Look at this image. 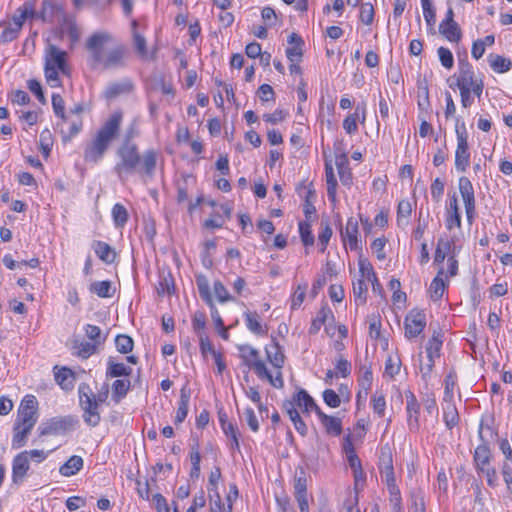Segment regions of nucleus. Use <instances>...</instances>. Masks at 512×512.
Masks as SVG:
<instances>
[{"label": "nucleus", "mask_w": 512, "mask_h": 512, "mask_svg": "<svg viewBox=\"0 0 512 512\" xmlns=\"http://www.w3.org/2000/svg\"><path fill=\"white\" fill-rule=\"evenodd\" d=\"M353 295L357 305H363L366 302L367 285L364 279L360 278L353 282Z\"/></svg>", "instance_id": "50"}, {"label": "nucleus", "mask_w": 512, "mask_h": 512, "mask_svg": "<svg viewBox=\"0 0 512 512\" xmlns=\"http://www.w3.org/2000/svg\"><path fill=\"white\" fill-rule=\"evenodd\" d=\"M325 172H326V183H327V195L329 200L332 202L336 201V187H337V181L334 175V171L331 165L326 163L325 165Z\"/></svg>", "instance_id": "42"}, {"label": "nucleus", "mask_w": 512, "mask_h": 512, "mask_svg": "<svg viewBox=\"0 0 512 512\" xmlns=\"http://www.w3.org/2000/svg\"><path fill=\"white\" fill-rule=\"evenodd\" d=\"M52 107L55 115L59 117L61 121H66L67 115L65 114L64 100L59 94L52 95Z\"/></svg>", "instance_id": "58"}, {"label": "nucleus", "mask_w": 512, "mask_h": 512, "mask_svg": "<svg viewBox=\"0 0 512 512\" xmlns=\"http://www.w3.org/2000/svg\"><path fill=\"white\" fill-rule=\"evenodd\" d=\"M373 381V375L370 368L362 367L361 368V375L358 379L359 386L364 389L365 391L369 390L371 388Z\"/></svg>", "instance_id": "64"}, {"label": "nucleus", "mask_w": 512, "mask_h": 512, "mask_svg": "<svg viewBox=\"0 0 512 512\" xmlns=\"http://www.w3.org/2000/svg\"><path fill=\"white\" fill-rule=\"evenodd\" d=\"M245 318L246 327L252 333L256 335H265L267 334V328H264L260 322V316L257 312L246 311L243 314Z\"/></svg>", "instance_id": "25"}, {"label": "nucleus", "mask_w": 512, "mask_h": 512, "mask_svg": "<svg viewBox=\"0 0 512 512\" xmlns=\"http://www.w3.org/2000/svg\"><path fill=\"white\" fill-rule=\"evenodd\" d=\"M218 419L220 426L227 437H229L231 433H236L238 431L237 426L228 420V416L223 410L218 411Z\"/></svg>", "instance_id": "56"}, {"label": "nucleus", "mask_w": 512, "mask_h": 512, "mask_svg": "<svg viewBox=\"0 0 512 512\" xmlns=\"http://www.w3.org/2000/svg\"><path fill=\"white\" fill-rule=\"evenodd\" d=\"M306 482V478L303 476L296 477L294 480V495L299 504L300 512H309Z\"/></svg>", "instance_id": "17"}, {"label": "nucleus", "mask_w": 512, "mask_h": 512, "mask_svg": "<svg viewBox=\"0 0 512 512\" xmlns=\"http://www.w3.org/2000/svg\"><path fill=\"white\" fill-rule=\"evenodd\" d=\"M131 386V382L128 379H118L115 380L112 384V398L118 403L123 399Z\"/></svg>", "instance_id": "35"}, {"label": "nucleus", "mask_w": 512, "mask_h": 512, "mask_svg": "<svg viewBox=\"0 0 512 512\" xmlns=\"http://www.w3.org/2000/svg\"><path fill=\"white\" fill-rule=\"evenodd\" d=\"M32 427L22 426L21 428H17V424L14 423V435L12 438V448L19 449L25 446L27 442V437L30 434Z\"/></svg>", "instance_id": "38"}, {"label": "nucleus", "mask_w": 512, "mask_h": 512, "mask_svg": "<svg viewBox=\"0 0 512 512\" xmlns=\"http://www.w3.org/2000/svg\"><path fill=\"white\" fill-rule=\"evenodd\" d=\"M131 373L132 368L130 366H127L124 363H115L112 358L108 359L106 370L107 378L130 376Z\"/></svg>", "instance_id": "28"}, {"label": "nucleus", "mask_w": 512, "mask_h": 512, "mask_svg": "<svg viewBox=\"0 0 512 512\" xmlns=\"http://www.w3.org/2000/svg\"><path fill=\"white\" fill-rule=\"evenodd\" d=\"M367 322L369 324V336L372 339H381V316L379 313L368 315Z\"/></svg>", "instance_id": "43"}, {"label": "nucleus", "mask_w": 512, "mask_h": 512, "mask_svg": "<svg viewBox=\"0 0 512 512\" xmlns=\"http://www.w3.org/2000/svg\"><path fill=\"white\" fill-rule=\"evenodd\" d=\"M122 118L121 112H115L99 128L84 148L83 157L86 162L96 164L102 160L111 143L120 132Z\"/></svg>", "instance_id": "3"}, {"label": "nucleus", "mask_w": 512, "mask_h": 512, "mask_svg": "<svg viewBox=\"0 0 512 512\" xmlns=\"http://www.w3.org/2000/svg\"><path fill=\"white\" fill-rule=\"evenodd\" d=\"M478 80L475 78V73L472 66L469 63H460L459 74L456 77L455 84L451 83L450 88L457 87L461 89H470L474 82Z\"/></svg>", "instance_id": "14"}, {"label": "nucleus", "mask_w": 512, "mask_h": 512, "mask_svg": "<svg viewBox=\"0 0 512 512\" xmlns=\"http://www.w3.org/2000/svg\"><path fill=\"white\" fill-rule=\"evenodd\" d=\"M439 31L450 42L458 43L461 40L462 32L457 22L440 23Z\"/></svg>", "instance_id": "29"}, {"label": "nucleus", "mask_w": 512, "mask_h": 512, "mask_svg": "<svg viewBox=\"0 0 512 512\" xmlns=\"http://www.w3.org/2000/svg\"><path fill=\"white\" fill-rule=\"evenodd\" d=\"M112 217L116 227H123L128 221L127 209L120 203L112 208Z\"/></svg>", "instance_id": "49"}, {"label": "nucleus", "mask_w": 512, "mask_h": 512, "mask_svg": "<svg viewBox=\"0 0 512 512\" xmlns=\"http://www.w3.org/2000/svg\"><path fill=\"white\" fill-rule=\"evenodd\" d=\"M68 124V131L66 132L61 128L62 139L64 142L70 141L76 136L83 128V120L81 116L71 117L67 116L66 121H62V124Z\"/></svg>", "instance_id": "23"}, {"label": "nucleus", "mask_w": 512, "mask_h": 512, "mask_svg": "<svg viewBox=\"0 0 512 512\" xmlns=\"http://www.w3.org/2000/svg\"><path fill=\"white\" fill-rule=\"evenodd\" d=\"M372 407L375 413H377L380 417L384 415L386 402L384 395L382 393L376 392L372 397Z\"/></svg>", "instance_id": "63"}, {"label": "nucleus", "mask_w": 512, "mask_h": 512, "mask_svg": "<svg viewBox=\"0 0 512 512\" xmlns=\"http://www.w3.org/2000/svg\"><path fill=\"white\" fill-rule=\"evenodd\" d=\"M118 161L114 172L120 179L135 173L152 176L156 168V152L152 149L140 154L135 142L122 141L116 150Z\"/></svg>", "instance_id": "1"}, {"label": "nucleus", "mask_w": 512, "mask_h": 512, "mask_svg": "<svg viewBox=\"0 0 512 512\" xmlns=\"http://www.w3.org/2000/svg\"><path fill=\"white\" fill-rule=\"evenodd\" d=\"M137 26H138V21L135 20V19L132 20V22H131V27H132V43H133V47L135 49L136 54L142 60H144V61H147V60L154 61V60H156L157 48L154 47L151 50V52H148L146 38H145V36L143 34H141L137 30Z\"/></svg>", "instance_id": "10"}, {"label": "nucleus", "mask_w": 512, "mask_h": 512, "mask_svg": "<svg viewBox=\"0 0 512 512\" xmlns=\"http://www.w3.org/2000/svg\"><path fill=\"white\" fill-rule=\"evenodd\" d=\"M412 212V205L409 201L402 200L398 204L397 224L399 227H406L409 224Z\"/></svg>", "instance_id": "37"}, {"label": "nucleus", "mask_w": 512, "mask_h": 512, "mask_svg": "<svg viewBox=\"0 0 512 512\" xmlns=\"http://www.w3.org/2000/svg\"><path fill=\"white\" fill-rule=\"evenodd\" d=\"M92 249L99 257V259L106 264H112L116 259L115 250L106 242L95 240L92 243Z\"/></svg>", "instance_id": "22"}, {"label": "nucleus", "mask_w": 512, "mask_h": 512, "mask_svg": "<svg viewBox=\"0 0 512 512\" xmlns=\"http://www.w3.org/2000/svg\"><path fill=\"white\" fill-rule=\"evenodd\" d=\"M84 330L86 336L97 345H100L105 341V337L102 336L101 329L98 326L87 324Z\"/></svg>", "instance_id": "57"}, {"label": "nucleus", "mask_w": 512, "mask_h": 512, "mask_svg": "<svg viewBox=\"0 0 512 512\" xmlns=\"http://www.w3.org/2000/svg\"><path fill=\"white\" fill-rule=\"evenodd\" d=\"M336 166L338 174L343 185L350 186L352 184V173L348 167V159L346 155L336 158Z\"/></svg>", "instance_id": "31"}, {"label": "nucleus", "mask_w": 512, "mask_h": 512, "mask_svg": "<svg viewBox=\"0 0 512 512\" xmlns=\"http://www.w3.org/2000/svg\"><path fill=\"white\" fill-rule=\"evenodd\" d=\"M284 402L293 403L294 408H296V406L303 408V413H309V411L312 410L317 415L318 411H321L320 407L316 404L314 399L304 389H300L293 395L291 400H285Z\"/></svg>", "instance_id": "15"}, {"label": "nucleus", "mask_w": 512, "mask_h": 512, "mask_svg": "<svg viewBox=\"0 0 512 512\" xmlns=\"http://www.w3.org/2000/svg\"><path fill=\"white\" fill-rule=\"evenodd\" d=\"M39 144L42 154L47 157L53 147V136L49 129H44L40 133Z\"/></svg>", "instance_id": "53"}, {"label": "nucleus", "mask_w": 512, "mask_h": 512, "mask_svg": "<svg viewBox=\"0 0 512 512\" xmlns=\"http://www.w3.org/2000/svg\"><path fill=\"white\" fill-rule=\"evenodd\" d=\"M78 424V420L71 415L53 417L38 427L39 435H59L73 430Z\"/></svg>", "instance_id": "8"}, {"label": "nucleus", "mask_w": 512, "mask_h": 512, "mask_svg": "<svg viewBox=\"0 0 512 512\" xmlns=\"http://www.w3.org/2000/svg\"><path fill=\"white\" fill-rule=\"evenodd\" d=\"M83 468V459L81 456H71L60 468L59 472L65 477L75 475Z\"/></svg>", "instance_id": "27"}, {"label": "nucleus", "mask_w": 512, "mask_h": 512, "mask_svg": "<svg viewBox=\"0 0 512 512\" xmlns=\"http://www.w3.org/2000/svg\"><path fill=\"white\" fill-rule=\"evenodd\" d=\"M393 468L392 454L388 446L381 448L379 456V470Z\"/></svg>", "instance_id": "60"}, {"label": "nucleus", "mask_w": 512, "mask_h": 512, "mask_svg": "<svg viewBox=\"0 0 512 512\" xmlns=\"http://www.w3.org/2000/svg\"><path fill=\"white\" fill-rule=\"evenodd\" d=\"M27 451L17 454L12 462V481L14 484H21L29 470Z\"/></svg>", "instance_id": "13"}, {"label": "nucleus", "mask_w": 512, "mask_h": 512, "mask_svg": "<svg viewBox=\"0 0 512 512\" xmlns=\"http://www.w3.org/2000/svg\"><path fill=\"white\" fill-rule=\"evenodd\" d=\"M213 290L217 300L220 303H226L235 300L234 297L228 292L225 285L219 280L214 282Z\"/></svg>", "instance_id": "54"}, {"label": "nucleus", "mask_w": 512, "mask_h": 512, "mask_svg": "<svg viewBox=\"0 0 512 512\" xmlns=\"http://www.w3.org/2000/svg\"><path fill=\"white\" fill-rule=\"evenodd\" d=\"M254 372L259 378H266L273 387L278 389L283 388L284 380L281 371H278L276 376L274 377L269 372L263 361L254 363Z\"/></svg>", "instance_id": "19"}, {"label": "nucleus", "mask_w": 512, "mask_h": 512, "mask_svg": "<svg viewBox=\"0 0 512 512\" xmlns=\"http://www.w3.org/2000/svg\"><path fill=\"white\" fill-rule=\"evenodd\" d=\"M283 409L288 414L290 420L294 424V428L301 436H306L308 433V428L305 422L302 420L299 412L296 408L293 407V403L291 402H283Z\"/></svg>", "instance_id": "21"}, {"label": "nucleus", "mask_w": 512, "mask_h": 512, "mask_svg": "<svg viewBox=\"0 0 512 512\" xmlns=\"http://www.w3.org/2000/svg\"><path fill=\"white\" fill-rule=\"evenodd\" d=\"M360 21L365 25L372 24L374 20V8L370 3H363L360 8Z\"/></svg>", "instance_id": "61"}, {"label": "nucleus", "mask_w": 512, "mask_h": 512, "mask_svg": "<svg viewBox=\"0 0 512 512\" xmlns=\"http://www.w3.org/2000/svg\"><path fill=\"white\" fill-rule=\"evenodd\" d=\"M429 329L432 330V336L425 346L427 362L420 367L422 378L425 382H427L428 375L433 370L435 359L440 357V350L443 344V335L438 324L433 325L431 323Z\"/></svg>", "instance_id": "6"}, {"label": "nucleus", "mask_w": 512, "mask_h": 512, "mask_svg": "<svg viewBox=\"0 0 512 512\" xmlns=\"http://www.w3.org/2000/svg\"><path fill=\"white\" fill-rule=\"evenodd\" d=\"M97 344L90 342H76L74 348L77 350L76 355L82 359H87L97 351Z\"/></svg>", "instance_id": "51"}, {"label": "nucleus", "mask_w": 512, "mask_h": 512, "mask_svg": "<svg viewBox=\"0 0 512 512\" xmlns=\"http://www.w3.org/2000/svg\"><path fill=\"white\" fill-rule=\"evenodd\" d=\"M35 15L34 5L31 2H25L16 10L12 22L9 23L18 24L19 30L21 31L24 21L29 17L33 18Z\"/></svg>", "instance_id": "24"}, {"label": "nucleus", "mask_w": 512, "mask_h": 512, "mask_svg": "<svg viewBox=\"0 0 512 512\" xmlns=\"http://www.w3.org/2000/svg\"><path fill=\"white\" fill-rule=\"evenodd\" d=\"M116 349L119 353L127 354L133 350V339L125 334L117 335L115 338Z\"/></svg>", "instance_id": "52"}, {"label": "nucleus", "mask_w": 512, "mask_h": 512, "mask_svg": "<svg viewBox=\"0 0 512 512\" xmlns=\"http://www.w3.org/2000/svg\"><path fill=\"white\" fill-rule=\"evenodd\" d=\"M329 317H333L332 310L327 307L323 306L321 309L317 312L316 317L312 320L311 326L309 328V334L315 335L319 332L321 326L325 324L327 319Z\"/></svg>", "instance_id": "33"}, {"label": "nucleus", "mask_w": 512, "mask_h": 512, "mask_svg": "<svg viewBox=\"0 0 512 512\" xmlns=\"http://www.w3.org/2000/svg\"><path fill=\"white\" fill-rule=\"evenodd\" d=\"M111 40V36L105 32L92 34L86 41V49L90 53L93 66H102L103 69H116L125 65L126 49L123 45H116L112 49L105 50V44Z\"/></svg>", "instance_id": "2"}, {"label": "nucleus", "mask_w": 512, "mask_h": 512, "mask_svg": "<svg viewBox=\"0 0 512 512\" xmlns=\"http://www.w3.org/2000/svg\"><path fill=\"white\" fill-rule=\"evenodd\" d=\"M38 420V401L34 395H26L18 409L15 421L17 428L22 426L34 427Z\"/></svg>", "instance_id": "9"}, {"label": "nucleus", "mask_w": 512, "mask_h": 512, "mask_svg": "<svg viewBox=\"0 0 512 512\" xmlns=\"http://www.w3.org/2000/svg\"><path fill=\"white\" fill-rule=\"evenodd\" d=\"M445 289H446V284H445L444 280L441 277L436 276L432 280V282L429 286V289H428L430 298L433 301H438L443 296Z\"/></svg>", "instance_id": "44"}, {"label": "nucleus", "mask_w": 512, "mask_h": 512, "mask_svg": "<svg viewBox=\"0 0 512 512\" xmlns=\"http://www.w3.org/2000/svg\"><path fill=\"white\" fill-rule=\"evenodd\" d=\"M443 417L445 424L449 429H452L458 424L459 415L454 404L450 402L447 403V405L443 408Z\"/></svg>", "instance_id": "45"}, {"label": "nucleus", "mask_w": 512, "mask_h": 512, "mask_svg": "<svg viewBox=\"0 0 512 512\" xmlns=\"http://www.w3.org/2000/svg\"><path fill=\"white\" fill-rule=\"evenodd\" d=\"M66 52L55 45H49L45 54V78L52 87L60 86L58 72H66Z\"/></svg>", "instance_id": "4"}, {"label": "nucleus", "mask_w": 512, "mask_h": 512, "mask_svg": "<svg viewBox=\"0 0 512 512\" xmlns=\"http://www.w3.org/2000/svg\"><path fill=\"white\" fill-rule=\"evenodd\" d=\"M333 231L328 221H321V230L318 235L320 252L324 253L332 237Z\"/></svg>", "instance_id": "46"}, {"label": "nucleus", "mask_w": 512, "mask_h": 512, "mask_svg": "<svg viewBox=\"0 0 512 512\" xmlns=\"http://www.w3.org/2000/svg\"><path fill=\"white\" fill-rule=\"evenodd\" d=\"M160 280L157 286L159 295H171L175 290L174 278L170 272L160 273Z\"/></svg>", "instance_id": "36"}, {"label": "nucleus", "mask_w": 512, "mask_h": 512, "mask_svg": "<svg viewBox=\"0 0 512 512\" xmlns=\"http://www.w3.org/2000/svg\"><path fill=\"white\" fill-rule=\"evenodd\" d=\"M55 380L63 389L69 390L73 388L75 379L73 372L63 367L55 373Z\"/></svg>", "instance_id": "41"}, {"label": "nucleus", "mask_w": 512, "mask_h": 512, "mask_svg": "<svg viewBox=\"0 0 512 512\" xmlns=\"http://www.w3.org/2000/svg\"><path fill=\"white\" fill-rule=\"evenodd\" d=\"M340 236L345 245H348L351 250H361L359 236L358 221L350 217L347 220L345 228L340 229Z\"/></svg>", "instance_id": "12"}, {"label": "nucleus", "mask_w": 512, "mask_h": 512, "mask_svg": "<svg viewBox=\"0 0 512 512\" xmlns=\"http://www.w3.org/2000/svg\"><path fill=\"white\" fill-rule=\"evenodd\" d=\"M414 311V309L411 310L404 321L405 336L408 339L416 337V313Z\"/></svg>", "instance_id": "55"}, {"label": "nucleus", "mask_w": 512, "mask_h": 512, "mask_svg": "<svg viewBox=\"0 0 512 512\" xmlns=\"http://www.w3.org/2000/svg\"><path fill=\"white\" fill-rule=\"evenodd\" d=\"M325 432L330 436H340L342 433V421L340 418L327 415L322 410L317 414Z\"/></svg>", "instance_id": "16"}, {"label": "nucleus", "mask_w": 512, "mask_h": 512, "mask_svg": "<svg viewBox=\"0 0 512 512\" xmlns=\"http://www.w3.org/2000/svg\"><path fill=\"white\" fill-rule=\"evenodd\" d=\"M299 233L301 240L305 246H311L314 244V236L311 231V226L307 222L299 223Z\"/></svg>", "instance_id": "59"}, {"label": "nucleus", "mask_w": 512, "mask_h": 512, "mask_svg": "<svg viewBox=\"0 0 512 512\" xmlns=\"http://www.w3.org/2000/svg\"><path fill=\"white\" fill-rule=\"evenodd\" d=\"M2 27H3V30L0 34V42L3 44L12 42L13 40H15L18 37V35L20 33L18 24L8 23V24H3Z\"/></svg>", "instance_id": "48"}, {"label": "nucleus", "mask_w": 512, "mask_h": 512, "mask_svg": "<svg viewBox=\"0 0 512 512\" xmlns=\"http://www.w3.org/2000/svg\"><path fill=\"white\" fill-rule=\"evenodd\" d=\"M197 288L200 297L208 306H212V295L210 292V286L205 276H199L197 277Z\"/></svg>", "instance_id": "47"}, {"label": "nucleus", "mask_w": 512, "mask_h": 512, "mask_svg": "<svg viewBox=\"0 0 512 512\" xmlns=\"http://www.w3.org/2000/svg\"><path fill=\"white\" fill-rule=\"evenodd\" d=\"M90 291L101 298H110L114 294V289L110 281H95L90 285Z\"/></svg>", "instance_id": "39"}, {"label": "nucleus", "mask_w": 512, "mask_h": 512, "mask_svg": "<svg viewBox=\"0 0 512 512\" xmlns=\"http://www.w3.org/2000/svg\"><path fill=\"white\" fill-rule=\"evenodd\" d=\"M489 64L490 67L497 73H505L512 67V62L509 59L501 55L494 54L489 56Z\"/></svg>", "instance_id": "40"}, {"label": "nucleus", "mask_w": 512, "mask_h": 512, "mask_svg": "<svg viewBox=\"0 0 512 512\" xmlns=\"http://www.w3.org/2000/svg\"><path fill=\"white\" fill-rule=\"evenodd\" d=\"M78 394L84 422L91 427L97 426L101 417L98 411L99 405L95 402V393L88 384L81 383L78 387Z\"/></svg>", "instance_id": "5"}, {"label": "nucleus", "mask_w": 512, "mask_h": 512, "mask_svg": "<svg viewBox=\"0 0 512 512\" xmlns=\"http://www.w3.org/2000/svg\"><path fill=\"white\" fill-rule=\"evenodd\" d=\"M288 43L291 45L286 49V56L288 60L292 63L300 62L303 56L302 46L304 42L302 38L298 34L292 33L288 37Z\"/></svg>", "instance_id": "20"}, {"label": "nucleus", "mask_w": 512, "mask_h": 512, "mask_svg": "<svg viewBox=\"0 0 512 512\" xmlns=\"http://www.w3.org/2000/svg\"><path fill=\"white\" fill-rule=\"evenodd\" d=\"M190 401V391L183 387L180 392V399L178 403V408L175 416V424L182 423L188 414V407Z\"/></svg>", "instance_id": "26"}, {"label": "nucleus", "mask_w": 512, "mask_h": 512, "mask_svg": "<svg viewBox=\"0 0 512 512\" xmlns=\"http://www.w3.org/2000/svg\"><path fill=\"white\" fill-rule=\"evenodd\" d=\"M491 452L486 444H481L475 449L474 461L477 469L490 466Z\"/></svg>", "instance_id": "34"}, {"label": "nucleus", "mask_w": 512, "mask_h": 512, "mask_svg": "<svg viewBox=\"0 0 512 512\" xmlns=\"http://www.w3.org/2000/svg\"><path fill=\"white\" fill-rule=\"evenodd\" d=\"M238 350L240 352V357L243 360V362L253 369L254 363L261 361L259 359V351L248 344L239 345Z\"/></svg>", "instance_id": "32"}, {"label": "nucleus", "mask_w": 512, "mask_h": 512, "mask_svg": "<svg viewBox=\"0 0 512 512\" xmlns=\"http://www.w3.org/2000/svg\"><path fill=\"white\" fill-rule=\"evenodd\" d=\"M437 53L442 66L451 69L454 65L452 52L446 47H439Z\"/></svg>", "instance_id": "62"}, {"label": "nucleus", "mask_w": 512, "mask_h": 512, "mask_svg": "<svg viewBox=\"0 0 512 512\" xmlns=\"http://www.w3.org/2000/svg\"><path fill=\"white\" fill-rule=\"evenodd\" d=\"M360 111L362 113V121L365 120V107L357 106L355 112L349 114L343 121V128L348 134H354L358 130L357 121L360 119Z\"/></svg>", "instance_id": "30"}, {"label": "nucleus", "mask_w": 512, "mask_h": 512, "mask_svg": "<svg viewBox=\"0 0 512 512\" xmlns=\"http://www.w3.org/2000/svg\"><path fill=\"white\" fill-rule=\"evenodd\" d=\"M459 191L465 205L467 220L471 223L475 214V196L473 185L467 177H460Z\"/></svg>", "instance_id": "11"}, {"label": "nucleus", "mask_w": 512, "mask_h": 512, "mask_svg": "<svg viewBox=\"0 0 512 512\" xmlns=\"http://www.w3.org/2000/svg\"><path fill=\"white\" fill-rule=\"evenodd\" d=\"M455 132L457 136V148L455 152V167L459 172H465L470 164V152L468 147V133L464 121L456 119Z\"/></svg>", "instance_id": "7"}, {"label": "nucleus", "mask_w": 512, "mask_h": 512, "mask_svg": "<svg viewBox=\"0 0 512 512\" xmlns=\"http://www.w3.org/2000/svg\"><path fill=\"white\" fill-rule=\"evenodd\" d=\"M265 352L271 365L280 370L284 365L285 356L282 352L281 346L275 338H273L272 342L265 347Z\"/></svg>", "instance_id": "18"}]
</instances>
